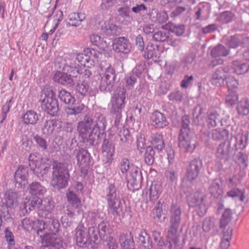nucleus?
<instances>
[{
  "mask_svg": "<svg viewBox=\"0 0 249 249\" xmlns=\"http://www.w3.org/2000/svg\"><path fill=\"white\" fill-rule=\"evenodd\" d=\"M94 119L95 124L89 134L80 136L83 142L88 148L98 145L101 137L105 134L107 124L105 117L100 112H95Z\"/></svg>",
  "mask_w": 249,
  "mask_h": 249,
  "instance_id": "nucleus-1",
  "label": "nucleus"
},
{
  "mask_svg": "<svg viewBox=\"0 0 249 249\" xmlns=\"http://www.w3.org/2000/svg\"><path fill=\"white\" fill-rule=\"evenodd\" d=\"M69 166L66 163L54 161L51 181L54 188L60 190L68 186L70 177Z\"/></svg>",
  "mask_w": 249,
  "mask_h": 249,
  "instance_id": "nucleus-2",
  "label": "nucleus"
},
{
  "mask_svg": "<svg viewBox=\"0 0 249 249\" xmlns=\"http://www.w3.org/2000/svg\"><path fill=\"white\" fill-rule=\"evenodd\" d=\"M126 89L123 87H118L111 98L110 113L114 116L116 126L119 125L122 119V112L126 104Z\"/></svg>",
  "mask_w": 249,
  "mask_h": 249,
  "instance_id": "nucleus-3",
  "label": "nucleus"
},
{
  "mask_svg": "<svg viewBox=\"0 0 249 249\" xmlns=\"http://www.w3.org/2000/svg\"><path fill=\"white\" fill-rule=\"evenodd\" d=\"M40 101L44 111L47 114L55 116L59 109L58 101L56 93L51 87H45L41 91Z\"/></svg>",
  "mask_w": 249,
  "mask_h": 249,
  "instance_id": "nucleus-4",
  "label": "nucleus"
},
{
  "mask_svg": "<svg viewBox=\"0 0 249 249\" xmlns=\"http://www.w3.org/2000/svg\"><path fill=\"white\" fill-rule=\"evenodd\" d=\"M182 212L179 206L172 204L170 210V226L167 233V238L172 241L175 246L178 245L177 232L181 221Z\"/></svg>",
  "mask_w": 249,
  "mask_h": 249,
  "instance_id": "nucleus-5",
  "label": "nucleus"
},
{
  "mask_svg": "<svg viewBox=\"0 0 249 249\" xmlns=\"http://www.w3.org/2000/svg\"><path fill=\"white\" fill-rule=\"evenodd\" d=\"M34 154H30L28 157L29 166L33 174L38 178H43L48 173L52 165V160L47 157H42L36 160Z\"/></svg>",
  "mask_w": 249,
  "mask_h": 249,
  "instance_id": "nucleus-6",
  "label": "nucleus"
},
{
  "mask_svg": "<svg viewBox=\"0 0 249 249\" xmlns=\"http://www.w3.org/2000/svg\"><path fill=\"white\" fill-rule=\"evenodd\" d=\"M106 196L107 201V211L114 217L120 216L123 213V205L120 197L117 194V188L113 184H110L107 188Z\"/></svg>",
  "mask_w": 249,
  "mask_h": 249,
  "instance_id": "nucleus-7",
  "label": "nucleus"
},
{
  "mask_svg": "<svg viewBox=\"0 0 249 249\" xmlns=\"http://www.w3.org/2000/svg\"><path fill=\"white\" fill-rule=\"evenodd\" d=\"M178 145L183 152L192 153L197 145L196 135L194 133L179 134Z\"/></svg>",
  "mask_w": 249,
  "mask_h": 249,
  "instance_id": "nucleus-8",
  "label": "nucleus"
},
{
  "mask_svg": "<svg viewBox=\"0 0 249 249\" xmlns=\"http://www.w3.org/2000/svg\"><path fill=\"white\" fill-rule=\"evenodd\" d=\"M77 160V164L80 168L81 173L86 176L91 164V157L90 154L84 148L75 149L73 151Z\"/></svg>",
  "mask_w": 249,
  "mask_h": 249,
  "instance_id": "nucleus-9",
  "label": "nucleus"
},
{
  "mask_svg": "<svg viewBox=\"0 0 249 249\" xmlns=\"http://www.w3.org/2000/svg\"><path fill=\"white\" fill-rule=\"evenodd\" d=\"M205 196V193L201 191L191 194L188 198L189 207L196 208L202 213H205L207 208L204 202Z\"/></svg>",
  "mask_w": 249,
  "mask_h": 249,
  "instance_id": "nucleus-10",
  "label": "nucleus"
},
{
  "mask_svg": "<svg viewBox=\"0 0 249 249\" xmlns=\"http://www.w3.org/2000/svg\"><path fill=\"white\" fill-rule=\"evenodd\" d=\"M80 77L64 71L63 72L57 71L53 76V80L55 82L68 88H71L76 84L77 78H80Z\"/></svg>",
  "mask_w": 249,
  "mask_h": 249,
  "instance_id": "nucleus-11",
  "label": "nucleus"
},
{
  "mask_svg": "<svg viewBox=\"0 0 249 249\" xmlns=\"http://www.w3.org/2000/svg\"><path fill=\"white\" fill-rule=\"evenodd\" d=\"M132 233L141 246L142 249H153L152 241L147 232L137 226L132 228Z\"/></svg>",
  "mask_w": 249,
  "mask_h": 249,
  "instance_id": "nucleus-12",
  "label": "nucleus"
},
{
  "mask_svg": "<svg viewBox=\"0 0 249 249\" xmlns=\"http://www.w3.org/2000/svg\"><path fill=\"white\" fill-rule=\"evenodd\" d=\"M29 170L27 167L20 165L14 175L15 187L18 189H24L28 183Z\"/></svg>",
  "mask_w": 249,
  "mask_h": 249,
  "instance_id": "nucleus-13",
  "label": "nucleus"
},
{
  "mask_svg": "<svg viewBox=\"0 0 249 249\" xmlns=\"http://www.w3.org/2000/svg\"><path fill=\"white\" fill-rule=\"evenodd\" d=\"M119 80V78L117 79V77L104 73L100 81L99 85L100 91L104 93H111L114 90V87Z\"/></svg>",
  "mask_w": 249,
  "mask_h": 249,
  "instance_id": "nucleus-14",
  "label": "nucleus"
},
{
  "mask_svg": "<svg viewBox=\"0 0 249 249\" xmlns=\"http://www.w3.org/2000/svg\"><path fill=\"white\" fill-rule=\"evenodd\" d=\"M223 204H219V228L232 227L233 213L229 208L223 209Z\"/></svg>",
  "mask_w": 249,
  "mask_h": 249,
  "instance_id": "nucleus-15",
  "label": "nucleus"
},
{
  "mask_svg": "<svg viewBox=\"0 0 249 249\" xmlns=\"http://www.w3.org/2000/svg\"><path fill=\"white\" fill-rule=\"evenodd\" d=\"M202 167V162L200 159L196 158L192 160L186 169L187 179L190 181L195 180L198 177Z\"/></svg>",
  "mask_w": 249,
  "mask_h": 249,
  "instance_id": "nucleus-16",
  "label": "nucleus"
},
{
  "mask_svg": "<svg viewBox=\"0 0 249 249\" xmlns=\"http://www.w3.org/2000/svg\"><path fill=\"white\" fill-rule=\"evenodd\" d=\"M112 46L113 50L117 53H127L131 48L129 40L124 36L114 38Z\"/></svg>",
  "mask_w": 249,
  "mask_h": 249,
  "instance_id": "nucleus-17",
  "label": "nucleus"
},
{
  "mask_svg": "<svg viewBox=\"0 0 249 249\" xmlns=\"http://www.w3.org/2000/svg\"><path fill=\"white\" fill-rule=\"evenodd\" d=\"M109 136L107 137L105 135L102 145V151L104 153H106V163L110 165L113 160V156L115 153V145L109 139Z\"/></svg>",
  "mask_w": 249,
  "mask_h": 249,
  "instance_id": "nucleus-18",
  "label": "nucleus"
},
{
  "mask_svg": "<svg viewBox=\"0 0 249 249\" xmlns=\"http://www.w3.org/2000/svg\"><path fill=\"white\" fill-rule=\"evenodd\" d=\"M133 237L132 229L120 233L119 241L123 249H135Z\"/></svg>",
  "mask_w": 249,
  "mask_h": 249,
  "instance_id": "nucleus-19",
  "label": "nucleus"
},
{
  "mask_svg": "<svg viewBox=\"0 0 249 249\" xmlns=\"http://www.w3.org/2000/svg\"><path fill=\"white\" fill-rule=\"evenodd\" d=\"M41 197L32 196L28 200L25 201L21 204V212L23 214L30 211L38 209H40Z\"/></svg>",
  "mask_w": 249,
  "mask_h": 249,
  "instance_id": "nucleus-20",
  "label": "nucleus"
},
{
  "mask_svg": "<svg viewBox=\"0 0 249 249\" xmlns=\"http://www.w3.org/2000/svg\"><path fill=\"white\" fill-rule=\"evenodd\" d=\"M42 243L46 247H52L54 249H64L62 240L56 234H46L42 239Z\"/></svg>",
  "mask_w": 249,
  "mask_h": 249,
  "instance_id": "nucleus-21",
  "label": "nucleus"
},
{
  "mask_svg": "<svg viewBox=\"0 0 249 249\" xmlns=\"http://www.w3.org/2000/svg\"><path fill=\"white\" fill-rule=\"evenodd\" d=\"M75 238L79 247L84 248L91 244V240L89 238L87 231L81 228L78 227L75 230Z\"/></svg>",
  "mask_w": 249,
  "mask_h": 249,
  "instance_id": "nucleus-22",
  "label": "nucleus"
},
{
  "mask_svg": "<svg viewBox=\"0 0 249 249\" xmlns=\"http://www.w3.org/2000/svg\"><path fill=\"white\" fill-rule=\"evenodd\" d=\"M95 124L94 116L92 118L89 115H85L83 120L78 123L77 130L80 136L88 134L92 130L91 127Z\"/></svg>",
  "mask_w": 249,
  "mask_h": 249,
  "instance_id": "nucleus-23",
  "label": "nucleus"
},
{
  "mask_svg": "<svg viewBox=\"0 0 249 249\" xmlns=\"http://www.w3.org/2000/svg\"><path fill=\"white\" fill-rule=\"evenodd\" d=\"M151 119L152 125L157 128H163L169 124L164 114L158 110L152 114Z\"/></svg>",
  "mask_w": 249,
  "mask_h": 249,
  "instance_id": "nucleus-24",
  "label": "nucleus"
},
{
  "mask_svg": "<svg viewBox=\"0 0 249 249\" xmlns=\"http://www.w3.org/2000/svg\"><path fill=\"white\" fill-rule=\"evenodd\" d=\"M165 205L158 201L153 210V217L154 220L160 223L164 222L166 218L167 212L165 208Z\"/></svg>",
  "mask_w": 249,
  "mask_h": 249,
  "instance_id": "nucleus-25",
  "label": "nucleus"
},
{
  "mask_svg": "<svg viewBox=\"0 0 249 249\" xmlns=\"http://www.w3.org/2000/svg\"><path fill=\"white\" fill-rule=\"evenodd\" d=\"M148 15L149 19L156 23L162 24L168 19V15L164 11L159 12L157 9H152Z\"/></svg>",
  "mask_w": 249,
  "mask_h": 249,
  "instance_id": "nucleus-26",
  "label": "nucleus"
},
{
  "mask_svg": "<svg viewBox=\"0 0 249 249\" xmlns=\"http://www.w3.org/2000/svg\"><path fill=\"white\" fill-rule=\"evenodd\" d=\"M27 190L32 196L41 197L46 192V189L39 182H33L29 184Z\"/></svg>",
  "mask_w": 249,
  "mask_h": 249,
  "instance_id": "nucleus-27",
  "label": "nucleus"
},
{
  "mask_svg": "<svg viewBox=\"0 0 249 249\" xmlns=\"http://www.w3.org/2000/svg\"><path fill=\"white\" fill-rule=\"evenodd\" d=\"M63 71L71 73L73 75H77L81 76L79 72V64L77 63L74 56L73 58L69 59L66 63L64 64Z\"/></svg>",
  "mask_w": 249,
  "mask_h": 249,
  "instance_id": "nucleus-28",
  "label": "nucleus"
},
{
  "mask_svg": "<svg viewBox=\"0 0 249 249\" xmlns=\"http://www.w3.org/2000/svg\"><path fill=\"white\" fill-rule=\"evenodd\" d=\"M150 143L153 149L155 148L159 151L164 149L165 144L164 143L163 135L161 133H153L151 135Z\"/></svg>",
  "mask_w": 249,
  "mask_h": 249,
  "instance_id": "nucleus-29",
  "label": "nucleus"
},
{
  "mask_svg": "<svg viewBox=\"0 0 249 249\" xmlns=\"http://www.w3.org/2000/svg\"><path fill=\"white\" fill-rule=\"evenodd\" d=\"M161 193V186L160 184L153 182L149 189V199L152 203H154Z\"/></svg>",
  "mask_w": 249,
  "mask_h": 249,
  "instance_id": "nucleus-30",
  "label": "nucleus"
},
{
  "mask_svg": "<svg viewBox=\"0 0 249 249\" xmlns=\"http://www.w3.org/2000/svg\"><path fill=\"white\" fill-rule=\"evenodd\" d=\"M85 18L86 16L84 13H71L69 15V21H67V24L71 26H79L81 24V22L85 19Z\"/></svg>",
  "mask_w": 249,
  "mask_h": 249,
  "instance_id": "nucleus-31",
  "label": "nucleus"
},
{
  "mask_svg": "<svg viewBox=\"0 0 249 249\" xmlns=\"http://www.w3.org/2000/svg\"><path fill=\"white\" fill-rule=\"evenodd\" d=\"M47 222L41 219H38L34 222V230L41 239L44 237V235L47 234V228H46Z\"/></svg>",
  "mask_w": 249,
  "mask_h": 249,
  "instance_id": "nucleus-32",
  "label": "nucleus"
},
{
  "mask_svg": "<svg viewBox=\"0 0 249 249\" xmlns=\"http://www.w3.org/2000/svg\"><path fill=\"white\" fill-rule=\"evenodd\" d=\"M24 124L35 125L39 119V115L34 110H30L26 112L22 117Z\"/></svg>",
  "mask_w": 249,
  "mask_h": 249,
  "instance_id": "nucleus-33",
  "label": "nucleus"
},
{
  "mask_svg": "<svg viewBox=\"0 0 249 249\" xmlns=\"http://www.w3.org/2000/svg\"><path fill=\"white\" fill-rule=\"evenodd\" d=\"M66 196L69 205L73 207L82 208L81 200L73 191L68 189L66 192Z\"/></svg>",
  "mask_w": 249,
  "mask_h": 249,
  "instance_id": "nucleus-34",
  "label": "nucleus"
},
{
  "mask_svg": "<svg viewBox=\"0 0 249 249\" xmlns=\"http://www.w3.org/2000/svg\"><path fill=\"white\" fill-rule=\"evenodd\" d=\"M236 110L240 115H249V99L247 98L242 99L237 105Z\"/></svg>",
  "mask_w": 249,
  "mask_h": 249,
  "instance_id": "nucleus-35",
  "label": "nucleus"
},
{
  "mask_svg": "<svg viewBox=\"0 0 249 249\" xmlns=\"http://www.w3.org/2000/svg\"><path fill=\"white\" fill-rule=\"evenodd\" d=\"M118 16L122 18L124 20L130 22L133 20L131 16L130 7L127 5H124L117 9Z\"/></svg>",
  "mask_w": 249,
  "mask_h": 249,
  "instance_id": "nucleus-36",
  "label": "nucleus"
},
{
  "mask_svg": "<svg viewBox=\"0 0 249 249\" xmlns=\"http://www.w3.org/2000/svg\"><path fill=\"white\" fill-rule=\"evenodd\" d=\"M71 106L65 108V111L68 116L78 115L81 114L85 108V106L82 103H75L73 105H70Z\"/></svg>",
  "mask_w": 249,
  "mask_h": 249,
  "instance_id": "nucleus-37",
  "label": "nucleus"
},
{
  "mask_svg": "<svg viewBox=\"0 0 249 249\" xmlns=\"http://www.w3.org/2000/svg\"><path fill=\"white\" fill-rule=\"evenodd\" d=\"M58 97L65 104L73 105L76 102L75 97L70 92L64 89L59 91Z\"/></svg>",
  "mask_w": 249,
  "mask_h": 249,
  "instance_id": "nucleus-38",
  "label": "nucleus"
},
{
  "mask_svg": "<svg viewBox=\"0 0 249 249\" xmlns=\"http://www.w3.org/2000/svg\"><path fill=\"white\" fill-rule=\"evenodd\" d=\"M130 176L131 178L130 180L132 181L131 184L133 187L141 186L142 177L140 169L138 167L133 168L130 173Z\"/></svg>",
  "mask_w": 249,
  "mask_h": 249,
  "instance_id": "nucleus-39",
  "label": "nucleus"
},
{
  "mask_svg": "<svg viewBox=\"0 0 249 249\" xmlns=\"http://www.w3.org/2000/svg\"><path fill=\"white\" fill-rule=\"evenodd\" d=\"M77 86L76 90L82 96L85 97L88 95L89 87L86 79H78L76 80Z\"/></svg>",
  "mask_w": 249,
  "mask_h": 249,
  "instance_id": "nucleus-40",
  "label": "nucleus"
},
{
  "mask_svg": "<svg viewBox=\"0 0 249 249\" xmlns=\"http://www.w3.org/2000/svg\"><path fill=\"white\" fill-rule=\"evenodd\" d=\"M159 54L158 45L150 43L146 48L144 57L148 59L154 58H157L159 57Z\"/></svg>",
  "mask_w": 249,
  "mask_h": 249,
  "instance_id": "nucleus-41",
  "label": "nucleus"
},
{
  "mask_svg": "<svg viewBox=\"0 0 249 249\" xmlns=\"http://www.w3.org/2000/svg\"><path fill=\"white\" fill-rule=\"evenodd\" d=\"M232 67L234 72L238 75L246 73L249 69V65L237 60L233 61Z\"/></svg>",
  "mask_w": 249,
  "mask_h": 249,
  "instance_id": "nucleus-42",
  "label": "nucleus"
},
{
  "mask_svg": "<svg viewBox=\"0 0 249 249\" xmlns=\"http://www.w3.org/2000/svg\"><path fill=\"white\" fill-rule=\"evenodd\" d=\"M17 193L9 190L5 193L3 201L6 203L7 205L14 208L17 202Z\"/></svg>",
  "mask_w": 249,
  "mask_h": 249,
  "instance_id": "nucleus-43",
  "label": "nucleus"
},
{
  "mask_svg": "<svg viewBox=\"0 0 249 249\" xmlns=\"http://www.w3.org/2000/svg\"><path fill=\"white\" fill-rule=\"evenodd\" d=\"M190 121L189 117L188 115H184L181 118V128L179 134H184L186 133H194L190 130Z\"/></svg>",
  "mask_w": 249,
  "mask_h": 249,
  "instance_id": "nucleus-44",
  "label": "nucleus"
},
{
  "mask_svg": "<svg viewBox=\"0 0 249 249\" xmlns=\"http://www.w3.org/2000/svg\"><path fill=\"white\" fill-rule=\"evenodd\" d=\"M40 210L50 213L54 207V202L50 197H47L43 199L41 198Z\"/></svg>",
  "mask_w": 249,
  "mask_h": 249,
  "instance_id": "nucleus-45",
  "label": "nucleus"
},
{
  "mask_svg": "<svg viewBox=\"0 0 249 249\" xmlns=\"http://www.w3.org/2000/svg\"><path fill=\"white\" fill-rule=\"evenodd\" d=\"M31 137L36 142L38 147L41 149L42 151H45L48 148V143L46 140L37 134L33 133Z\"/></svg>",
  "mask_w": 249,
  "mask_h": 249,
  "instance_id": "nucleus-46",
  "label": "nucleus"
},
{
  "mask_svg": "<svg viewBox=\"0 0 249 249\" xmlns=\"http://www.w3.org/2000/svg\"><path fill=\"white\" fill-rule=\"evenodd\" d=\"M155 152L153 147L149 146L146 147L144 154V161L147 165L153 164L155 160Z\"/></svg>",
  "mask_w": 249,
  "mask_h": 249,
  "instance_id": "nucleus-47",
  "label": "nucleus"
},
{
  "mask_svg": "<svg viewBox=\"0 0 249 249\" xmlns=\"http://www.w3.org/2000/svg\"><path fill=\"white\" fill-rule=\"evenodd\" d=\"M75 125L74 124L70 122H65L62 127V131L65 134L62 135L63 139H69L72 136V133L73 132Z\"/></svg>",
  "mask_w": 249,
  "mask_h": 249,
  "instance_id": "nucleus-48",
  "label": "nucleus"
},
{
  "mask_svg": "<svg viewBox=\"0 0 249 249\" xmlns=\"http://www.w3.org/2000/svg\"><path fill=\"white\" fill-rule=\"evenodd\" d=\"M60 223L58 220L52 218L49 221V223L47 224V232H50L48 234H56L59 231Z\"/></svg>",
  "mask_w": 249,
  "mask_h": 249,
  "instance_id": "nucleus-49",
  "label": "nucleus"
},
{
  "mask_svg": "<svg viewBox=\"0 0 249 249\" xmlns=\"http://www.w3.org/2000/svg\"><path fill=\"white\" fill-rule=\"evenodd\" d=\"M169 30L177 36H181L183 35L185 31V26L182 24H176L175 23H170L169 25Z\"/></svg>",
  "mask_w": 249,
  "mask_h": 249,
  "instance_id": "nucleus-50",
  "label": "nucleus"
},
{
  "mask_svg": "<svg viewBox=\"0 0 249 249\" xmlns=\"http://www.w3.org/2000/svg\"><path fill=\"white\" fill-rule=\"evenodd\" d=\"M225 81L229 90L235 92L239 85L238 81L233 76H229L225 78Z\"/></svg>",
  "mask_w": 249,
  "mask_h": 249,
  "instance_id": "nucleus-51",
  "label": "nucleus"
},
{
  "mask_svg": "<svg viewBox=\"0 0 249 249\" xmlns=\"http://www.w3.org/2000/svg\"><path fill=\"white\" fill-rule=\"evenodd\" d=\"M66 214L69 217H73L74 215H83V211L82 208L73 207L68 205L66 210Z\"/></svg>",
  "mask_w": 249,
  "mask_h": 249,
  "instance_id": "nucleus-52",
  "label": "nucleus"
},
{
  "mask_svg": "<svg viewBox=\"0 0 249 249\" xmlns=\"http://www.w3.org/2000/svg\"><path fill=\"white\" fill-rule=\"evenodd\" d=\"M106 33L109 35L118 36L122 32L121 28L113 23H108L106 25Z\"/></svg>",
  "mask_w": 249,
  "mask_h": 249,
  "instance_id": "nucleus-53",
  "label": "nucleus"
},
{
  "mask_svg": "<svg viewBox=\"0 0 249 249\" xmlns=\"http://www.w3.org/2000/svg\"><path fill=\"white\" fill-rule=\"evenodd\" d=\"M220 239L231 240L233 232L232 227L219 228Z\"/></svg>",
  "mask_w": 249,
  "mask_h": 249,
  "instance_id": "nucleus-54",
  "label": "nucleus"
},
{
  "mask_svg": "<svg viewBox=\"0 0 249 249\" xmlns=\"http://www.w3.org/2000/svg\"><path fill=\"white\" fill-rule=\"evenodd\" d=\"M169 34V33L158 31L153 35V38L154 40L159 42L168 41L170 38Z\"/></svg>",
  "mask_w": 249,
  "mask_h": 249,
  "instance_id": "nucleus-55",
  "label": "nucleus"
},
{
  "mask_svg": "<svg viewBox=\"0 0 249 249\" xmlns=\"http://www.w3.org/2000/svg\"><path fill=\"white\" fill-rule=\"evenodd\" d=\"M227 195L230 197H235L241 201H244L246 198L244 192L238 189H234L228 192Z\"/></svg>",
  "mask_w": 249,
  "mask_h": 249,
  "instance_id": "nucleus-56",
  "label": "nucleus"
},
{
  "mask_svg": "<svg viewBox=\"0 0 249 249\" xmlns=\"http://www.w3.org/2000/svg\"><path fill=\"white\" fill-rule=\"evenodd\" d=\"M145 62H140L139 64L136 65V67L133 69L132 74L138 78L141 77L142 72L145 70Z\"/></svg>",
  "mask_w": 249,
  "mask_h": 249,
  "instance_id": "nucleus-57",
  "label": "nucleus"
},
{
  "mask_svg": "<svg viewBox=\"0 0 249 249\" xmlns=\"http://www.w3.org/2000/svg\"><path fill=\"white\" fill-rule=\"evenodd\" d=\"M4 234L5 240L8 244V247L14 245L15 244L14 235L8 228H6L5 229Z\"/></svg>",
  "mask_w": 249,
  "mask_h": 249,
  "instance_id": "nucleus-58",
  "label": "nucleus"
},
{
  "mask_svg": "<svg viewBox=\"0 0 249 249\" xmlns=\"http://www.w3.org/2000/svg\"><path fill=\"white\" fill-rule=\"evenodd\" d=\"M211 56L215 59L212 60L209 64L208 67L209 69H213L218 65V59L216 57L218 56V46H215L211 50Z\"/></svg>",
  "mask_w": 249,
  "mask_h": 249,
  "instance_id": "nucleus-59",
  "label": "nucleus"
},
{
  "mask_svg": "<svg viewBox=\"0 0 249 249\" xmlns=\"http://www.w3.org/2000/svg\"><path fill=\"white\" fill-rule=\"evenodd\" d=\"M98 229L97 230L98 231V234L100 238L104 236L108 229L109 225L107 222L104 220L99 222Z\"/></svg>",
  "mask_w": 249,
  "mask_h": 249,
  "instance_id": "nucleus-60",
  "label": "nucleus"
},
{
  "mask_svg": "<svg viewBox=\"0 0 249 249\" xmlns=\"http://www.w3.org/2000/svg\"><path fill=\"white\" fill-rule=\"evenodd\" d=\"M77 62L80 65L85 66L86 63L89 62V58L87 55L83 53L77 54L74 57Z\"/></svg>",
  "mask_w": 249,
  "mask_h": 249,
  "instance_id": "nucleus-61",
  "label": "nucleus"
},
{
  "mask_svg": "<svg viewBox=\"0 0 249 249\" xmlns=\"http://www.w3.org/2000/svg\"><path fill=\"white\" fill-rule=\"evenodd\" d=\"M35 221L31 220L30 218L26 217L23 219L21 221V225L22 227L26 231H29L30 229H33L34 227Z\"/></svg>",
  "mask_w": 249,
  "mask_h": 249,
  "instance_id": "nucleus-62",
  "label": "nucleus"
},
{
  "mask_svg": "<svg viewBox=\"0 0 249 249\" xmlns=\"http://www.w3.org/2000/svg\"><path fill=\"white\" fill-rule=\"evenodd\" d=\"M234 18V15L231 12L226 11L221 14L220 20L223 23H228Z\"/></svg>",
  "mask_w": 249,
  "mask_h": 249,
  "instance_id": "nucleus-63",
  "label": "nucleus"
},
{
  "mask_svg": "<svg viewBox=\"0 0 249 249\" xmlns=\"http://www.w3.org/2000/svg\"><path fill=\"white\" fill-rule=\"evenodd\" d=\"M238 99V96L235 92H232L229 94L226 98V103L232 106L234 105Z\"/></svg>",
  "mask_w": 249,
  "mask_h": 249,
  "instance_id": "nucleus-64",
  "label": "nucleus"
}]
</instances>
